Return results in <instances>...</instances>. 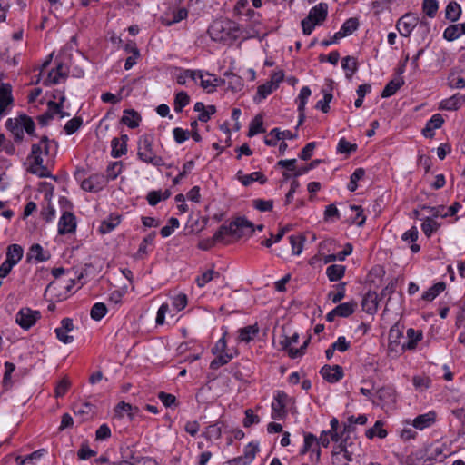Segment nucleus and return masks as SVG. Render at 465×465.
Wrapping results in <instances>:
<instances>
[{
    "label": "nucleus",
    "mask_w": 465,
    "mask_h": 465,
    "mask_svg": "<svg viewBox=\"0 0 465 465\" xmlns=\"http://www.w3.org/2000/svg\"><path fill=\"white\" fill-rule=\"evenodd\" d=\"M253 232L252 223L245 218L239 217L232 221L228 226L222 225L213 234L214 240H222L224 235H233L238 238L252 235Z\"/></svg>",
    "instance_id": "f257e3e1"
},
{
    "label": "nucleus",
    "mask_w": 465,
    "mask_h": 465,
    "mask_svg": "<svg viewBox=\"0 0 465 465\" xmlns=\"http://www.w3.org/2000/svg\"><path fill=\"white\" fill-rule=\"evenodd\" d=\"M327 15L328 5L326 3H320L313 6L308 15L302 21L303 34L311 35L316 25H320L325 21Z\"/></svg>",
    "instance_id": "f03ea898"
},
{
    "label": "nucleus",
    "mask_w": 465,
    "mask_h": 465,
    "mask_svg": "<svg viewBox=\"0 0 465 465\" xmlns=\"http://www.w3.org/2000/svg\"><path fill=\"white\" fill-rule=\"evenodd\" d=\"M137 156L139 160L145 163H150L156 167L164 165L163 159L161 156L157 155L155 152L153 150L152 138L147 135L142 136L139 139Z\"/></svg>",
    "instance_id": "7ed1b4c3"
},
{
    "label": "nucleus",
    "mask_w": 465,
    "mask_h": 465,
    "mask_svg": "<svg viewBox=\"0 0 465 465\" xmlns=\"http://www.w3.org/2000/svg\"><path fill=\"white\" fill-rule=\"evenodd\" d=\"M299 340L298 333H293L292 336H287L285 333L280 334L278 338L279 349L287 351L291 358L295 359L304 354L305 349L310 341L307 339L299 349H294L293 344H296Z\"/></svg>",
    "instance_id": "20e7f679"
},
{
    "label": "nucleus",
    "mask_w": 465,
    "mask_h": 465,
    "mask_svg": "<svg viewBox=\"0 0 465 465\" xmlns=\"http://www.w3.org/2000/svg\"><path fill=\"white\" fill-rule=\"evenodd\" d=\"M288 400L289 397L284 391H279L276 392L272 402V419L282 420L285 417Z\"/></svg>",
    "instance_id": "39448f33"
},
{
    "label": "nucleus",
    "mask_w": 465,
    "mask_h": 465,
    "mask_svg": "<svg viewBox=\"0 0 465 465\" xmlns=\"http://www.w3.org/2000/svg\"><path fill=\"white\" fill-rule=\"evenodd\" d=\"M39 318L40 312L38 311H33L29 308H22L16 314L15 322L23 329L28 330Z\"/></svg>",
    "instance_id": "423d86ee"
},
{
    "label": "nucleus",
    "mask_w": 465,
    "mask_h": 465,
    "mask_svg": "<svg viewBox=\"0 0 465 465\" xmlns=\"http://www.w3.org/2000/svg\"><path fill=\"white\" fill-rule=\"evenodd\" d=\"M419 21L418 16L412 14H405L397 22V29L401 35L408 37L415 28Z\"/></svg>",
    "instance_id": "0eeeda50"
},
{
    "label": "nucleus",
    "mask_w": 465,
    "mask_h": 465,
    "mask_svg": "<svg viewBox=\"0 0 465 465\" xmlns=\"http://www.w3.org/2000/svg\"><path fill=\"white\" fill-rule=\"evenodd\" d=\"M403 337V331L400 328L399 325H393L389 331V344H388V351L390 353H401L404 351H401V339Z\"/></svg>",
    "instance_id": "6e6552de"
},
{
    "label": "nucleus",
    "mask_w": 465,
    "mask_h": 465,
    "mask_svg": "<svg viewBox=\"0 0 465 465\" xmlns=\"http://www.w3.org/2000/svg\"><path fill=\"white\" fill-rule=\"evenodd\" d=\"M106 184V178L103 174L94 173L81 183L83 190L96 193Z\"/></svg>",
    "instance_id": "1a4fd4ad"
},
{
    "label": "nucleus",
    "mask_w": 465,
    "mask_h": 465,
    "mask_svg": "<svg viewBox=\"0 0 465 465\" xmlns=\"http://www.w3.org/2000/svg\"><path fill=\"white\" fill-rule=\"evenodd\" d=\"M356 307L357 302L353 301L341 303L327 313L326 320L333 322L336 317H348L354 312Z\"/></svg>",
    "instance_id": "9d476101"
},
{
    "label": "nucleus",
    "mask_w": 465,
    "mask_h": 465,
    "mask_svg": "<svg viewBox=\"0 0 465 465\" xmlns=\"http://www.w3.org/2000/svg\"><path fill=\"white\" fill-rule=\"evenodd\" d=\"M76 219L75 216L70 212H64L58 223V233L66 234L75 231Z\"/></svg>",
    "instance_id": "9b49d317"
},
{
    "label": "nucleus",
    "mask_w": 465,
    "mask_h": 465,
    "mask_svg": "<svg viewBox=\"0 0 465 465\" xmlns=\"http://www.w3.org/2000/svg\"><path fill=\"white\" fill-rule=\"evenodd\" d=\"M351 433H353V431H347L346 427H344V430L341 435L333 432L331 435V440L336 442L340 441V444L336 447V449H341L343 446H346L347 450H353L355 452L357 446L355 440L351 437Z\"/></svg>",
    "instance_id": "f8f14e48"
},
{
    "label": "nucleus",
    "mask_w": 465,
    "mask_h": 465,
    "mask_svg": "<svg viewBox=\"0 0 465 465\" xmlns=\"http://www.w3.org/2000/svg\"><path fill=\"white\" fill-rule=\"evenodd\" d=\"M13 101L11 84L0 82V115L6 114V108Z\"/></svg>",
    "instance_id": "ddd939ff"
},
{
    "label": "nucleus",
    "mask_w": 465,
    "mask_h": 465,
    "mask_svg": "<svg viewBox=\"0 0 465 465\" xmlns=\"http://www.w3.org/2000/svg\"><path fill=\"white\" fill-rule=\"evenodd\" d=\"M320 372L322 378L331 383L337 382L343 377V370L339 365H325Z\"/></svg>",
    "instance_id": "4468645a"
},
{
    "label": "nucleus",
    "mask_w": 465,
    "mask_h": 465,
    "mask_svg": "<svg viewBox=\"0 0 465 465\" xmlns=\"http://www.w3.org/2000/svg\"><path fill=\"white\" fill-rule=\"evenodd\" d=\"M354 455L353 450H347L346 446L341 449H334L332 450V464L333 465H348L349 461L352 460Z\"/></svg>",
    "instance_id": "2eb2a0df"
},
{
    "label": "nucleus",
    "mask_w": 465,
    "mask_h": 465,
    "mask_svg": "<svg viewBox=\"0 0 465 465\" xmlns=\"http://www.w3.org/2000/svg\"><path fill=\"white\" fill-rule=\"evenodd\" d=\"M31 158L33 162L31 163L29 171L39 177H48L50 173L47 168L43 164V156L40 153H31Z\"/></svg>",
    "instance_id": "dca6fc26"
},
{
    "label": "nucleus",
    "mask_w": 465,
    "mask_h": 465,
    "mask_svg": "<svg viewBox=\"0 0 465 465\" xmlns=\"http://www.w3.org/2000/svg\"><path fill=\"white\" fill-rule=\"evenodd\" d=\"M67 75V69L62 64H58L55 68L52 69L45 80V85L56 84L64 80Z\"/></svg>",
    "instance_id": "f3484780"
},
{
    "label": "nucleus",
    "mask_w": 465,
    "mask_h": 465,
    "mask_svg": "<svg viewBox=\"0 0 465 465\" xmlns=\"http://www.w3.org/2000/svg\"><path fill=\"white\" fill-rule=\"evenodd\" d=\"M465 103V95L455 94L454 95L442 100L440 109L447 111L458 110Z\"/></svg>",
    "instance_id": "a211bd4d"
},
{
    "label": "nucleus",
    "mask_w": 465,
    "mask_h": 465,
    "mask_svg": "<svg viewBox=\"0 0 465 465\" xmlns=\"http://www.w3.org/2000/svg\"><path fill=\"white\" fill-rule=\"evenodd\" d=\"M423 334L421 331H416L412 328L407 330L408 341L402 343L401 351H413L418 343L422 340Z\"/></svg>",
    "instance_id": "6ab92c4d"
},
{
    "label": "nucleus",
    "mask_w": 465,
    "mask_h": 465,
    "mask_svg": "<svg viewBox=\"0 0 465 465\" xmlns=\"http://www.w3.org/2000/svg\"><path fill=\"white\" fill-rule=\"evenodd\" d=\"M435 420L436 413L434 411H429L417 416L413 420L412 425L414 428L421 430L425 428L430 427L435 422Z\"/></svg>",
    "instance_id": "aec40b11"
},
{
    "label": "nucleus",
    "mask_w": 465,
    "mask_h": 465,
    "mask_svg": "<svg viewBox=\"0 0 465 465\" xmlns=\"http://www.w3.org/2000/svg\"><path fill=\"white\" fill-rule=\"evenodd\" d=\"M74 412L82 420H86L93 417L95 412V407L89 402H80L74 405Z\"/></svg>",
    "instance_id": "412c9836"
},
{
    "label": "nucleus",
    "mask_w": 465,
    "mask_h": 465,
    "mask_svg": "<svg viewBox=\"0 0 465 465\" xmlns=\"http://www.w3.org/2000/svg\"><path fill=\"white\" fill-rule=\"evenodd\" d=\"M358 25L359 23L356 18H350L346 20L341 29L334 34V41H339L340 39L351 35L358 28Z\"/></svg>",
    "instance_id": "4be33fe9"
},
{
    "label": "nucleus",
    "mask_w": 465,
    "mask_h": 465,
    "mask_svg": "<svg viewBox=\"0 0 465 465\" xmlns=\"http://www.w3.org/2000/svg\"><path fill=\"white\" fill-rule=\"evenodd\" d=\"M239 181L244 185L249 186L253 182H259L261 184H264L267 182V178L261 172H253L250 174H243L241 171L237 173Z\"/></svg>",
    "instance_id": "5701e85b"
},
{
    "label": "nucleus",
    "mask_w": 465,
    "mask_h": 465,
    "mask_svg": "<svg viewBox=\"0 0 465 465\" xmlns=\"http://www.w3.org/2000/svg\"><path fill=\"white\" fill-rule=\"evenodd\" d=\"M127 140L128 136L126 134L121 135L120 138H114L111 142L112 145V155L114 157H120L126 153L127 152Z\"/></svg>",
    "instance_id": "b1692460"
},
{
    "label": "nucleus",
    "mask_w": 465,
    "mask_h": 465,
    "mask_svg": "<svg viewBox=\"0 0 465 465\" xmlns=\"http://www.w3.org/2000/svg\"><path fill=\"white\" fill-rule=\"evenodd\" d=\"M462 35H465V23L450 25L443 32L447 41H454Z\"/></svg>",
    "instance_id": "393cba45"
},
{
    "label": "nucleus",
    "mask_w": 465,
    "mask_h": 465,
    "mask_svg": "<svg viewBox=\"0 0 465 465\" xmlns=\"http://www.w3.org/2000/svg\"><path fill=\"white\" fill-rule=\"evenodd\" d=\"M362 309L370 313L373 314L377 312L378 308V294L376 292H369L362 300Z\"/></svg>",
    "instance_id": "a878e982"
},
{
    "label": "nucleus",
    "mask_w": 465,
    "mask_h": 465,
    "mask_svg": "<svg viewBox=\"0 0 465 465\" xmlns=\"http://www.w3.org/2000/svg\"><path fill=\"white\" fill-rule=\"evenodd\" d=\"M444 120L440 114H434L427 123L425 128L422 130V134L426 137H432L434 135L433 131L440 128Z\"/></svg>",
    "instance_id": "bb28decb"
},
{
    "label": "nucleus",
    "mask_w": 465,
    "mask_h": 465,
    "mask_svg": "<svg viewBox=\"0 0 465 465\" xmlns=\"http://www.w3.org/2000/svg\"><path fill=\"white\" fill-rule=\"evenodd\" d=\"M24 253L23 248L18 244H11L6 250V261L16 265L22 259Z\"/></svg>",
    "instance_id": "cd10ccee"
},
{
    "label": "nucleus",
    "mask_w": 465,
    "mask_h": 465,
    "mask_svg": "<svg viewBox=\"0 0 465 465\" xmlns=\"http://www.w3.org/2000/svg\"><path fill=\"white\" fill-rule=\"evenodd\" d=\"M50 255L44 251L40 244H33L27 253L28 260H35L36 262H45L49 259Z\"/></svg>",
    "instance_id": "c85d7f7f"
},
{
    "label": "nucleus",
    "mask_w": 465,
    "mask_h": 465,
    "mask_svg": "<svg viewBox=\"0 0 465 465\" xmlns=\"http://www.w3.org/2000/svg\"><path fill=\"white\" fill-rule=\"evenodd\" d=\"M122 123L130 128H135L139 125L141 116L134 110H124L121 119Z\"/></svg>",
    "instance_id": "c756f323"
},
{
    "label": "nucleus",
    "mask_w": 465,
    "mask_h": 465,
    "mask_svg": "<svg viewBox=\"0 0 465 465\" xmlns=\"http://www.w3.org/2000/svg\"><path fill=\"white\" fill-rule=\"evenodd\" d=\"M239 341L243 342H250L259 332L257 325H249L244 328H241L239 331Z\"/></svg>",
    "instance_id": "7c9ffc66"
},
{
    "label": "nucleus",
    "mask_w": 465,
    "mask_h": 465,
    "mask_svg": "<svg viewBox=\"0 0 465 465\" xmlns=\"http://www.w3.org/2000/svg\"><path fill=\"white\" fill-rule=\"evenodd\" d=\"M54 142L49 141L46 136L42 137L39 143L32 145V153H40L41 155H48Z\"/></svg>",
    "instance_id": "2f4dec72"
},
{
    "label": "nucleus",
    "mask_w": 465,
    "mask_h": 465,
    "mask_svg": "<svg viewBox=\"0 0 465 465\" xmlns=\"http://www.w3.org/2000/svg\"><path fill=\"white\" fill-rule=\"evenodd\" d=\"M18 122H20V116L15 119H8V121L6 122V126L14 134L15 140L21 141L24 136L23 125L21 123Z\"/></svg>",
    "instance_id": "473e14b6"
},
{
    "label": "nucleus",
    "mask_w": 465,
    "mask_h": 465,
    "mask_svg": "<svg viewBox=\"0 0 465 465\" xmlns=\"http://www.w3.org/2000/svg\"><path fill=\"white\" fill-rule=\"evenodd\" d=\"M448 85L454 89L465 88V78L457 71H451L448 75Z\"/></svg>",
    "instance_id": "72a5a7b5"
},
{
    "label": "nucleus",
    "mask_w": 465,
    "mask_h": 465,
    "mask_svg": "<svg viewBox=\"0 0 465 465\" xmlns=\"http://www.w3.org/2000/svg\"><path fill=\"white\" fill-rule=\"evenodd\" d=\"M461 15V7L457 2H450L445 9L446 19L456 22Z\"/></svg>",
    "instance_id": "f704fd0d"
},
{
    "label": "nucleus",
    "mask_w": 465,
    "mask_h": 465,
    "mask_svg": "<svg viewBox=\"0 0 465 465\" xmlns=\"http://www.w3.org/2000/svg\"><path fill=\"white\" fill-rule=\"evenodd\" d=\"M345 273V266L340 264L330 265L326 269V274L331 282L341 279Z\"/></svg>",
    "instance_id": "c9c22d12"
},
{
    "label": "nucleus",
    "mask_w": 465,
    "mask_h": 465,
    "mask_svg": "<svg viewBox=\"0 0 465 465\" xmlns=\"http://www.w3.org/2000/svg\"><path fill=\"white\" fill-rule=\"evenodd\" d=\"M341 66L345 70V75L348 79H351L358 69L357 61L352 56L344 57L341 62Z\"/></svg>",
    "instance_id": "e433bc0d"
},
{
    "label": "nucleus",
    "mask_w": 465,
    "mask_h": 465,
    "mask_svg": "<svg viewBox=\"0 0 465 465\" xmlns=\"http://www.w3.org/2000/svg\"><path fill=\"white\" fill-rule=\"evenodd\" d=\"M379 399L384 403H391L396 400L395 390L392 387L385 386L377 391Z\"/></svg>",
    "instance_id": "4c0bfd02"
},
{
    "label": "nucleus",
    "mask_w": 465,
    "mask_h": 465,
    "mask_svg": "<svg viewBox=\"0 0 465 465\" xmlns=\"http://www.w3.org/2000/svg\"><path fill=\"white\" fill-rule=\"evenodd\" d=\"M262 125V116L260 114L256 115L250 124L248 136L252 137L260 133H264L265 129Z\"/></svg>",
    "instance_id": "58836bf2"
},
{
    "label": "nucleus",
    "mask_w": 465,
    "mask_h": 465,
    "mask_svg": "<svg viewBox=\"0 0 465 465\" xmlns=\"http://www.w3.org/2000/svg\"><path fill=\"white\" fill-rule=\"evenodd\" d=\"M220 81H221L220 79H218L217 77H215L213 74H203V75L201 77L200 84L203 89L208 90V92L210 93L214 90L215 86L218 85V83Z\"/></svg>",
    "instance_id": "ea45409f"
},
{
    "label": "nucleus",
    "mask_w": 465,
    "mask_h": 465,
    "mask_svg": "<svg viewBox=\"0 0 465 465\" xmlns=\"http://www.w3.org/2000/svg\"><path fill=\"white\" fill-rule=\"evenodd\" d=\"M224 76L227 78L228 86L233 92H239L243 87V81L242 77L232 74V73H225Z\"/></svg>",
    "instance_id": "a19ab883"
},
{
    "label": "nucleus",
    "mask_w": 465,
    "mask_h": 465,
    "mask_svg": "<svg viewBox=\"0 0 465 465\" xmlns=\"http://www.w3.org/2000/svg\"><path fill=\"white\" fill-rule=\"evenodd\" d=\"M317 448H320L318 439L312 433H305L304 444L302 449L301 450V453L305 454L307 451H312L313 449Z\"/></svg>",
    "instance_id": "79ce46f5"
},
{
    "label": "nucleus",
    "mask_w": 465,
    "mask_h": 465,
    "mask_svg": "<svg viewBox=\"0 0 465 465\" xmlns=\"http://www.w3.org/2000/svg\"><path fill=\"white\" fill-rule=\"evenodd\" d=\"M403 81L400 79L390 81L381 92V97L387 98L393 95L401 87Z\"/></svg>",
    "instance_id": "37998d69"
},
{
    "label": "nucleus",
    "mask_w": 465,
    "mask_h": 465,
    "mask_svg": "<svg viewBox=\"0 0 465 465\" xmlns=\"http://www.w3.org/2000/svg\"><path fill=\"white\" fill-rule=\"evenodd\" d=\"M374 436H378L380 439H384L387 436V431L382 428V423L377 420L373 427L366 430V437L372 439Z\"/></svg>",
    "instance_id": "c03bdc74"
},
{
    "label": "nucleus",
    "mask_w": 465,
    "mask_h": 465,
    "mask_svg": "<svg viewBox=\"0 0 465 465\" xmlns=\"http://www.w3.org/2000/svg\"><path fill=\"white\" fill-rule=\"evenodd\" d=\"M190 97L186 92H178L174 98V110L177 113L183 111V109L189 104Z\"/></svg>",
    "instance_id": "a18cd8bd"
},
{
    "label": "nucleus",
    "mask_w": 465,
    "mask_h": 465,
    "mask_svg": "<svg viewBox=\"0 0 465 465\" xmlns=\"http://www.w3.org/2000/svg\"><path fill=\"white\" fill-rule=\"evenodd\" d=\"M137 411L138 409L136 407H133L131 404L124 401L119 402L115 408V412L119 416H123L124 413H126L131 419L134 418Z\"/></svg>",
    "instance_id": "49530a36"
},
{
    "label": "nucleus",
    "mask_w": 465,
    "mask_h": 465,
    "mask_svg": "<svg viewBox=\"0 0 465 465\" xmlns=\"http://www.w3.org/2000/svg\"><path fill=\"white\" fill-rule=\"evenodd\" d=\"M274 90H276V88L274 87L273 84H270L269 82H267L258 87L257 94L254 100L260 102L265 99Z\"/></svg>",
    "instance_id": "de8ad7c7"
},
{
    "label": "nucleus",
    "mask_w": 465,
    "mask_h": 465,
    "mask_svg": "<svg viewBox=\"0 0 465 465\" xmlns=\"http://www.w3.org/2000/svg\"><path fill=\"white\" fill-rule=\"evenodd\" d=\"M120 223V220L118 217H110L108 220H104L100 226L99 232L102 234H105L113 231L118 224Z\"/></svg>",
    "instance_id": "09e8293b"
},
{
    "label": "nucleus",
    "mask_w": 465,
    "mask_h": 465,
    "mask_svg": "<svg viewBox=\"0 0 465 465\" xmlns=\"http://www.w3.org/2000/svg\"><path fill=\"white\" fill-rule=\"evenodd\" d=\"M215 355L216 357L212 361L210 364V367L213 370L227 364L232 359V355L226 352H222Z\"/></svg>",
    "instance_id": "8fccbe9b"
},
{
    "label": "nucleus",
    "mask_w": 465,
    "mask_h": 465,
    "mask_svg": "<svg viewBox=\"0 0 465 465\" xmlns=\"http://www.w3.org/2000/svg\"><path fill=\"white\" fill-rule=\"evenodd\" d=\"M258 444L251 442L249 443L245 448L243 451L242 457H241L242 460H243L244 463H250L255 458V455L258 451Z\"/></svg>",
    "instance_id": "3c124183"
},
{
    "label": "nucleus",
    "mask_w": 465,
    "mask_h": 465,
    "mask_svg": "<svg viewBox=\"0 0 465 465\" xmlns=\"http://www.w3.org/2000/svg\"><path fill=\"white\" fill-rule=\"evenodd\" d=\"M107 312L106 305L103 302H96L93 305L90 316L94 321H100Z\"/></svg>",
    "instance_id": "603ef678"
},
{
    "label": "nucleus",
    "mask_w": 465,
    "mask_h": 465,
    "mask_svg": "<svg viewBox=\"0 0 465 465\" xmlns=\"http://www.w3.org/2000/svg\"><path fill=\"white\" fill-rule=\"evenodd\" d=\"M289 240L292 245V253L294 255L301 254L303 249L304 237L302 235H291Z\"/></svg>",
    "instance_id": "864d4df0"
},
{
    "label": "nucleus",
    "mask_w": 465,
    "mask_h": 465,
    "mask_svg": "<svg viewBox=\"0 0 465 465\" xmlns=\"http://www.w3.org/2000/svg\"><path fill=\"white\" fill-rule=\"evenodd\" d=\"M123 165L121 162H114L110 163L106 169V176H104L107 180H114L118 177V175L122 173Z\"/></svg>",
    "instance_id": "5fc2aeb1"
},
{
    "label": "nucleus",
    "mask_w": 465,
    "mask_h": 465,
    "mask_svg": "<svg viewBox=\"0 0 465 465\" xmlns=\"http://www.w3.org/2000/svg\"><path fill=\"white\" fill-rule=\"evenodd\" d=\"M438 9L439 4L437 0H423L422 10L429 17H434Z\"/></svg>",
    "instance_id": "6e6d98bb"
},
{
    "label": "nucleus",
    "mask_w": 465,
    "mask_h": 465,
    "mask_svg": "<svg viewBox=\"0 0 465 465\" xmlns=\"http://www.w3.org/2000/svg\"><path fill=\"white\" fill-rule=\"evenodd\" d=\"M439 226V223L432 218L427 217L421 224V229L427 237H430L438 230Z\"/></svg>",
    "instance_id": "4d7b16f0"
},
{
    "label": "nucleus",
    "mask_w": 465,
    "mask_h": 465,
    "mask_svg": "<svg viewBox=\"0 0 465 465\" xmlns=\"http://www.w3.org/2000/svg\"><path fill=\"white\" fill-rule=\"evenodd\" d=\"M219 276V273L213 270H208L203 272L200 276L196 278L197 285L202 288L209 282H211L214 277Z\"/></svg>",
    "instance_id": "13d9d810"
},
{
    "label": "nucleus",
    "mask_w": 465,
    "mask_h": 465,
    "mask_svg": "<svg viewBox=\"0 0 465 465\" xmlns=\"http://www.w3.org/2000/svg\"><path fill=\"white\" fill-rule=\"evenodd\" d=\"M179 225L180 223L178 219L172 217L169 219L168 224L161 229L160 233L163 238H166L170 236L174 232V230L179 227Z\"/></svg>",
    "instance_id": "bf43d9fd"
},
{
    "label": "nucleus",
    "mask_w": 465,
    "mask_h": 465,
    "mask_svg": "<svg viewBox=\"0 0 465 465\" xmlns=\"http://www.w3.org/2000/svg\"><path fill=\"white\" fill-rule=\"evenodd\" d=\"M423 210H426L430 218H437L439 216L440 217H447L449 216V213L448 212H445V207L442 206V205H440V206H435V207H432V206H426L424 205L422 207Z\"/></svg>",
    "instance_id": "052dcab7"
},
{
    "label": "nucleus",
    "mask_w": 465,
    "mask_h": 465,
    "mask_svg": "<svg viewBox=\"0 0 465 465\" xmlns=\"http://www.w3.org/2000/svg\"><path fill=\"white\" fill-rule=\"evenodd\" d=\"M457 306L458 312L456 313L455 325L460 329L465 326V300L460 301Z\"/></svg>",
    "instance_id": "680f3d73"
},
{
    "label": "nucleus",
    "mask_w": 465,
    "mask_h": 465,
    "mask_svg": "<svg viewBox=\"0 0 465 465\" xmlns=\"http://www.w3.org/2000/svg\"><path fill=\"white\" fill-rule=\"evenodd\" d=\"M337 292H329L328 298L333 302L338 303L345 297V283L341 282L336 286Z\"/></svg>",
    "instance_id": "e2e57ef3"
},
{
    "label": "nucleus",
    "mask_w": 465,
    "mask_h": 465,
    "mask_svg": "<svg viewBox=\"0 0 465 465\" xmlns=\"http://www.w3.org/2000/svg\"><path fill=\"white\" fill-rule=\"evenodd\" d=\"M82 123L83 121L80 117H74L69 120L64 127L66 134L71 135L74 134L80 128Z\"/></svg>",
    "instance_id": "0e129e2a"
},
{
    "label": "nucleus",
    "mask_w": 465,
    "mask_h": 465,
    "mask_svg": "<svg viewBox=\"0 0 465 465\" xmlns=\"http://www.w3.org/2000/svg\"><path fill=\"white\" fill-rule=\"evenodd\" d=\"M310 95L311 90L308 86H304L301 89L298 96V111H305V104Z\"/></svg>",
    "instance_id": "69168bd1"
},
{
    "label": "nucleus",
    "mask_w": 465,
    "mask_h": 465,
    "mask_svg": "<svg viewBox=\"0 0 465 465\" xmlns=\"http://www.w3.org/2000/svg\"><path fill=\"white\" fill-rule=\"evenodd\" d=\"M356 149L357 145L351 143L345 138L340 139L337 146V151L341 153H350L355 152Z\"/></svg>",
    "instance_id": "338daca9"
},
{
    "label": "nucleus",
    "mask_w": 465,
    "mask_h": 465,
    "mask_svg": "<svg viewBox=\"0 0 465 465\" xmlns=\"http://www.w3.org/2000/svg\"><path fill=\"white\" fill-rule=\"evenodd\" d=\"M172 305L177 312L183 310L187 305V296L183 293L173 296Z\"/></svg>",
    "instance_id": "774afa93"
}]
</instances>
